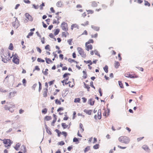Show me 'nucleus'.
Segmentation results:
<instances>
[{
	"label": "nucleus",
	"instance_id": "obj_1",
	"mask_svg": "<svg viewBox=\"0 0 153 153\" xmlns=\"http://www.w3.org/2000/svg\"><path fill=\"white\" fill-rule=\"evenodd\" d=\"M118 140L120 142L126 144L129 143L130 141L129 138L125 136L120 137L119 138Z\"/></svg>",
	"mask_w": 153,
	"mask_h": 153
},
{
	"label": "nucleus",
	"instance_id": "obj_2",
	"mask_svg": "<svg viewBox=\"0 0 153 153\" xmlns=\"http://www.w3.org/2000/svg\"><path fill=\"white\" fill-rule=\"evenodd\" d=\"M13 22L12 23L13 27L15 29L17 28L19 26L20 24L19 21L18 20L17 18L14 17Z\"/></svg>",
	"mask_w": 153,
	"mask_h": 153
},
{
	"label": "nucleus",
	"instance_id": "obj_3",
	"mask_svg": "<svg viewBox=\"0 0 153 153\" xmlns=\"http://www.w3.org/2000/svg\"><path fill=\"white\" fill-rule=\"evenodd\" d=\"M77 49L79 53L82 57L85 58L86 57V54L83 49L80 47H78Z\"/></svg>",
	"mask_w": 153,
	"mask_h": 153
},
{
	"label": "nucleus",
	"instance_id": "obj_4",
	"mask_svg": "<svg viewBox=\"0 0 153 153\" xmlns=\"http://www.w3.org/2000/svg\"><path fill=\"white\" fill-rule=\"evenodd\" d=\"M62 30L65 31H67L68 30V24L65 22H62L61 26Z\"/></svg>",
	"mask_w": 153,
	"mask_h": 153
},
{
	"label": "nucleus",
	"instance_id": "obj_5",
	"mask_svg": "<svg viewBox=\"0 0 153 153\" xmlns=\"http://www.w3.org/2000/svg\"><path fill=\"white\" fill-rule=\"evenodd\" d=\"M3 143L5 144V146L6 147L10 146L11 145V141L9 139L5 140Z\"/></svg>",
	"mask_w": 153,
	"mask_h": 153
},
{
	"label": "nucleus",
	"instance_id": "obj_6",
	"mask_svg": "<svg viewBox=\"0 0 153 153\" xmlns=\"http://www.w3.org/2000/svg\"><path fill=\"white\" fill-rule=\"evenodd\" d=\"M25 16L28 19V20L30 21H32L33 20V18L31 16L27 13H26L25 14Z\"/></svg>",
	"mask_w": 153,
	"mask_h": 153
},
{
	"label": "nucleus",
	"instance_id": "obj_7",
	"mask_svg": "<svg viewBox=\"0 0 153 153\" xmlns=\"http://www.w3.org/2000/svg\"><path fill=\"white\" fill-rule=\"evenodd\" d=\"M13 62L16 64H19V59L17 58L16 55H15L13 58Z\"/></svg>",
	"mask_w": 153,
	"mask_h": 153
},
{
	"label": "nucleus",
	"instance_id": "obj_8",
	"mask_svg": "<svg viewBox=\"0 0 153 153\" xmlns=\"http://www.w3.org/2000/svg\"><path fill=\"white\" fill-rule=\"evenodd\" d=\"M142 148L147 152H149L150 151V149L148 146L146 145H143L142 147Z\"/></svg>",
	"mask_w": 153,
	"mask_h": 153
},
{
	"label": "nucleus",
	"instance_id": "obj_9",
	"mask_svg": "<svg viewBox=\"0 0 153 153\" xmlns=\"http://www.w3.org/2000/svg\"><path fill=\"white\" fill-rule=\"evenodd\" d=\"M94 102L95 101L93 98H91L88 100V102L90 105H93L94 104Z\"/></svg>",
	"mask_w": 153,
	"mask_h": 153
},
{
	"label": "nucleus",
	"instance_id": "obj_10",
	"mask_svg": "<svg viewBox=\"0 0 153 153\" xmlns=\"http://www.w3.org/2000/svg\"><path fill=\"white\" fill-rule=\"evenodd\" d=\"M85 46L86 47V50L87 51H89L90 49H91L93 48L92 46L91 45H85Z\"/></svg>",
	"mask_w": 153,
	"mask_h": 153
},
{
	"label": "nucleus",
	"instance_id": "obj_11",
	"mask_svg": "<svg viewBox=\"0 0 153 153\" xmlns=\"http://www.w3.org/2000/svg\"><path fill=\"white\" fill-rule=\"evenodd\" d=\"M91 27L94 30L97 31H98L99 30L100 28L99 27H97L94 25H91Z\"/></svg>",
	"mask_w": 153,
	"mask_h": 153
},
{
	"label": "nucleus",
	"instance_id": "obj_12",
	"mask_svg": "<svg viewBox=\"0 0 153 153\" xmlns=\"http://www.w3.org/2000/svg\"><path fill=\"white\" fill-rule=\"evenodd\" d=\"M97 114V117L98 119H100L101 118V109H99L98 110Z\"/></svg>",
	"mask_w": 153,
	"mask_h": 153
},
{
	"label": "nucleus",
	"instance_id": "obj_13",
	"mask_svg": "<svg viewBox=\"0 0 153 153\" xmlns=\"http://www.w3.org/2000/svg\"><path fill=\"white\" fill-rule=\"evenodd\" d=\"M125 76L126 77L128 78H134L135 77L134 76H133L129 73L125 74Z\"/></svg>",
	"mask_w": 153,
	"mask_h": 153
},
{
	"label": "nucleus",
	"instance_id": "obj_14",
	"mask_svg": "<svg viewBox=\"0 0 153 153\" xmlns=\"http://www.w3.org/2000/svg\"><path fill=\"white\" fill-rule=\"evenodd\" d=\"M84 112L86 113L87 114L90 115L91 114L92 110H90L85 109L84 110Z\"/></svg>",
	"mask_w": 153,
	"mask_h": 153
},
{
	"label": "nucleus",
	"instance_id": "obj_15",
	"mask_svg": "<svg viewBox=\"0 0 153 153\" xmlns=\"http://www.w3.org/2000/svg\"><path fill=\"white\" fill-rule=\"evenodd\" d=\"M20 145L21 144L19 143H17L15 146L14 147L15 150L16 151H18Z\"/></svg>",
	"mask_w": 153,
	"mask_h": 153
},
{
	"label": "nucleus",
	"instance_id": "obj_16",
	"mask_svg": "<svg viewBox=\"0 0 153 153\" xmlns=\"http://www.w3.org/2000/svg\"><path fill=\"white\" fill-rule=\"evenodd\" d=\"M79 127L80 128V131L81 132H82L84 131V129L83 128V125L81 123H80L79 124Z\"/></svg>",
	"mask_w": 153,
	"mask_h": 153
},
{
	"label": "nucleus",
	"instance_id": "obj_17",
	"mask_svg": "<svg viewBox=\"0 0 153 153\" xmlns=\"http://www.w3.org/2000/svg\"><path fill=\"white\" fill-rule=\"evenodd\" d=\"M62 5V2L61 1H58L56 4V6L58 7H61Z\"/></svg>",
	"mask_w": 153,
	"mask_h": 153
},
{
	"label": "nucleus",
	"instance_id": "obj_18",
	"mask_svg": "<svg viewBox=\"0 0 153 153\" xmlns=\"http://www.w3.org/2000/svg\"><path fill=\"white\" fill-rule=\"evenodd\" d=\"M120 65V63L119 62L117 61H115L114 63V66L115 68H118Z\"/></svg>",
	"mask_w": 153,
	"mask_h": 153
},
{
	"label": "nucleus",
	"instance_id": "obj_19",
	"mask_svg": "<svg viewBox=\"0 0 153 153\" xmlns=\"http://www.w3.org/2000/svg\"><path fill=\"white\" fill-rule=\"evenodd\" d=\"M45 59L46 63L48 64H49L50 63L52 62V60L49 58H46Z\"/></svg>",
	"mask_w": 153,
	"mask_h": 153
},
{
	"label": "nucleus",
	"instance_id": "obj_20",
	"mask_svg": "<svg viewBox=\"0 0 153 153\" xmlns=\"http://www.w3.org/2000/svg\"><path fill=\"white\" fill-rule=\"evenodd\" d=\"M103 69L104 71L106 73L108 72V66L105 65L104 67L103 68Z\"/></svg>",
	"mask_w": 153,
	"mask_h": 153
},
{
	"label": "nucleus",
	"instance_id": "obj_21",
	"mask_svg": "<svg viewBox=\"0 0 153 153\" xmlns=\"http://www.w3.org/2000/svg\"><path fill=\"white\" fill-rule=\"evenodd\" d=\"M97 5V3L95 1H93L91 5L93 7H96Z\"/></svg>",
	"mask_w": 153,
	"mask_h": 153
},
{
	"label": "nucleus",
	"instance_id": "obj_22",
	"mask_svg": "<svg viewBox=\"0 0 153 153\" xmlns=\"http://www.w3.org/2000/svg\"><path fill=\"white\" fill-rule=\"evenodd\" d=\"M59 32V29H57L55 31L54 33V34L55 36L57 35Z\"/></svg>",
	"mask_w": 153,
	"mask_h": 153
},
{
	"label": "nucleus",
	"instance_id": "obj_23",
	"mask_svg": "<svg viewBox=\"0 0 153 153\" xmlns=\"http://www.w3.org/2000/svg\"><path fill=\"white\" fill-rule=\"evenodd\" d=\"M1 57L2 58L1 60L2 61L4 62V63H7V59L4 58L2 56H1Z\"/></svg>",
	"mask_w": 153,
	"mask_h": 153
},
{
	"label": "nucleus",
	"instance_id": "obj_24",
	"mask_svg": "<svg viewBox=\"0 0 153 153\" xmlns=\"http://www.w3.org/2000/svg\"><path fill=\"white\" fill-rule=\"evenodd\" d=\"M94 42V41L93 39H90L88 42L85 43V45H88L90 43H93Z\"/></svg>",
	"mask_w": 153,
	"mask_h": 153
},
{
	"label": "nucleus",
	"instance_id": "obj_25",
	"mask_svg": "<svg viewBox=\"0 0 153 153\" xmlns=\"http://www.w3.org/2000/svg\"><path fill=\"white\" fill-rule=\"evenodd\" d=\"M84 62L87 63H89L90 65H92V62L91 61V60H89L88 61H84Z\"/></svg>",
	"mask_w": 153,
	"mask_h": 153
},
{
	"label": "nucleus",
	"instance_id": "obj_26",
	"mask_svg": "<svg viewBox=\"0 0 153 153\" xmlns=\"http://www.w3.org/2000/svg\"><path fill=\"white\" fill-rule=\"evenodd\" d=\"M55 131L57 133V134H58V136L59 137L60 136V135L61 134V131H59L57 129H56L55 130Z\"/></svg>",
	"mask_w": 153,
	"mask_h": 153
},
{
	"label": "nucleus",
	"instance_id": "obj_27",
	"mask_svg": "<svg viewBox=\"0 0 153 153\" xmlns=\"http://www.w3.org/2000/svg\"><path fill=\"white\" fill-rule=\"evenodd\" d=\"M62 126L64 129L66 128L68 126L65 123H62Z\"/></svg>",
	"mask_w": 153,
	"mask_h": 153
},
{
	"label": "nucleus",
	"instance_id": "obj_28",
	"mask_svg": "<svg viewBox=\"0 0 153 153\" xmlns=\"http://www.w3.org/2000/svg\"><path fill=\"white\" fill-rule=\"evenodd\" d=\"M37 61L39 62H45V60L43 59H42L40 58H38Z\"/></svg>",
	"mask_w": 153,
	"mask_h": 153
},
{
	"label": "nucleus",
	"instance_id": "obj_29",
	"mask_svg": "<svg viewBox=\"0 0 153 153\" xmlns=\"http://www.w3.org/2000/svg\"><path fill=\"white\" fill-rule=\"evenodd\" d=\"M42 113L45 114L47 112V109L46 108H45L42 110Z\"/></svg>",
	"mask_w": 153,
	"mask_h": 153
},
{
	"label": "nucleus",
	"instance_id": "obj_30",
	"mask_svg": "<svg viewBox=\"0 0 153 153\" xmlns=\"http://www.w3.org/2000/svg\"><path fill=\"white\" fill-rule=\"evenodd\" d=\"M99 144H97L94 145L93 147L94 149H97L99 148Z\"/></svg>",
	"mask_w": 153,
	"mask_h": 153
},
{
	"label": "nucleus",
	"instance_id": "obj_31",
	"mask_svg": "<svg viewBox=\"0 0 153 153\" xmlns=\"http://www.w3.org/2000/svg\"><path fill=\"white\" fill-rule=\"evenodd\" d=\"M16 91H14L13 92H10L9 94L10 95L12 96V97H14L15 96V94H16Z\"/></svg>",
	"mask_w": 153,
	"mask_h": 153
},
{
	"label": "nucleus",
	"instance_id": "obj_32",
	"mask_svg": "<svg viewBox=\"0 0 153 153\" xmlns=\"http://www.w3.org/2000/svg\"><path fill=\"white\" fill-rule=\"evenodd\" d=\"M45 119L47 121H49L51 119V117L46 116L45 117Z\"/></svg>",
	"mask_w": 153,
	"mask_h": 153
},
{
	"label": "nucleus",
	"instance_id": "obj_33",
	"mask_svg": "<svg viewBox=\"0 0 153 153\" xmlns=\"http://www.w3.org/2000/svg\"><path fill=\"white\" fill-rule=\"evenodd\" d=\"M80 99L79 98H75L74 100V102H79L80 101Z\"/></svg>",
	"mask_w": 153,
	"mask_h": 153
},
{
	"label": "nucleus",
	"instance_id": "obj_34",
	"mask_svg": "<svg viewBox=\"0 0 153 153\" xmlns=\"http://www.w3.org/2000/svg\"><path fill=\"white\" fill-rule=\"evenodd\" d=\"M118 83L119 85L120 86V87L121 88H123V86L121 82L120 81H119Z\"/></svg>",
	"mask_w": 153,
	"mask_h": 153
},
{
	"label": "nucleus",
	"instance_id": "obj_35",
	"mask_svg": "<svg viewBox=\"0 0 153 153\" xmlns=\"http://www.w3.org/2000/svg\"><path fill=\"white\" fill-rule=\"evenodd\" d=\"M33 7L35 9H38L39 6L38 5H36L35 4H32Z\"/></svg>",
	"mask_w": 153,
	"mask_h": 153
},
{
	"label": "nucleus",
	"instance_id": "obj_36",
	"mask_svg": "<svg viewBox=\"0 0 153 153\" xmlns=\"http://www.w3.org/2000/svg\"><path fill=\"white\" fill-rule=\"evenodd\" d=\"M72 39H71L68 40V42L70 45H72Z\"/></svg>",
	"mask_w": 153,
	"mask_h": 153
},
{
	"label": "nucleus",
	"instance_id": "obj_37",
	"mask_svg": "<svg viewBox=\"0 0 153 153\" xmlns=\"http://www.w3.org/2000/svg\"><path fill=\"white\" fill-rule=\"evenodd\" d=\"M48 71V69H45V71H42V72L45 75H47L48 74V73L47 72V71Z\"/></svg>",
	"mask_w": 153,
	"mask_h": 153
},
{
	"label": "nucleus",
	"instance_id": "obj_38",
	"mask_svg": "<svg viewBox=\"0 0 153 153\" xmlns=\"http://www.w3.org/2000/svg\"><path fill=\"white\" fill-rule=\"evenodd\" d=\"M0 91L2 92L5 93L7 91L6 90L2 88H0Z\"/></svg>",
	"mask_w": 153,
	"mask_h": 153
},
{
	"label": "nucleus",
	"instance_id": "obj_39",
	"mask_svg": "<svg viewBox=\"0 0 153 153\" xmlns=\"http://www.w3.org/2000/svg\"><path fill=\"white\" fill-rule=\"evenodd\" d=\"M72 25H73V26L74 27V28H76L77 29H79V26L77 24H72Z\"/></svg>",
	"mask_w": 153,
	"mask_h": 153
},
{
	"label": "nucleus",
	"instance_id": "obj_40",
	"mask_svg": "<svg viewBox=\"0 0 153 153\" xmlns=\"http://www.w3.org/2000/svg\"><path fill=\"white\" fill-rule=\"evenodd\" d=\"M9 49H10V50H12L13 49V45L12 44L10 43V45L9 46Z\"/></svg>",
	"mask_w": 153,
	"mask_h": 153
},
{
	"label": "nucleus",
	"instance_id": "obj_41",
	"mask_svg": "<svg viewBox=\"0 0 153 153\" xmlns=\"http://www.w3.org/2000/svg\"><path fill=\"white\" fill-rule=\"evenodd\" d=\"M73 141L74 142H78L77 143H78V138L76 137H74L73 140Z\"/></svg>",
	"mask_w": 153,
	"mask_h": 153
},
{
	"label": "nucleus",
	"instance_id": "obj_42",
	"mask_svg": "<svg viewBox=\"0 0 153 153\" xmlns=\"http://www.w3.org/2000/svg\"><path fill=\"white\" fill-rule=\"evenodd\" d=\"M84 87L87 89H89L90 87L88 85L86 84L85 82L84 83Z\"/></svg>",
	"mask_w": 153,
	"mask_h": 153
},
{
	"label": "nucleus",
	"instance_id": "obj_43",
	"mask_svg": "<svg viewBox=\"0 0 153 153\" xmlns=\"http://www.w3.org/2000/svg\"><path fill=\"white\" fill-rule=\"evenodd\" d=\"M35 70H37L39 71L40 70V69L39 68V67L38 66H35V69L33 70V71H34Z\"/></svg>",
	"mask_w": 153,
	"mask_h": 153
},
{
	"label": "nucleus",
	"instance_id": "obj_44",
	"mask_svg": "<svg viewBox=\"0 0 153 153\" xmlns=\"http://www.w3.org/2000/svg\"><path fill=\"white\" fill-rule=\"evenodd\" d=\"M39 91L40 92V90L42 89V85L40 82H39Z\"/></svg>",
	"mask_w": 153,
	"mask_h": 153
},
{
	"label": "nucleus",
	"instance_id": "obj_45",
	"mask_svg": "<svg viewBox=\"0 0 153 153\" xmlns=\"http://www.w3.org/2000/svg\"><path fill=\"white\" fill-rule=\"evenodd\" d=\"M45 6L44 3L43 2H42V4L39 6L40 7V9L41 10L43 9L42 7Z\"/></svg>",
	"mask_w": 153,
	"mask_h": 153
},
{
	"label": "nucleus",
	"instance_id": "obj_46",
	"mask_svg": "<svg viewBox=\"0 0 153 153\" xmlns=\"http://www.w3.org/2000/svg\"><path fill=\"white\" fill-rule=\"evenodd\" d=\"M55 103L56 104H57L60 105L61 104V103L60 101H59V100H58L57 99L56 100Z\"/></svg>",
	"mask_w": 153,
	"mask_h": 153
},
{
	"label": "nucleus",
	"instance_id": "obj_47",
	"mask_svg": "<svg viewBox=\"0 0 153 153\" xmlns=\"http://www.w3.org/2000/svg\"><path fill=\"white\" fill-rule=\"evenodd\" d=\"M89 149H90V147L87 146L85 149L84 150V152H87L88 150H89Z\"/></svg>",
	"mask_w": 153,
	"mask_h": 153
},
{
	"label": "nucleus",
	"instance_id": "obj_48",
	"mask_svg": "<svg viewBox=\"0 0 153 153\" xmlns=\"http://www.w3.org/2000/svg\"><path fill=\"white\" fill-rule=\"evenodd\" d=\"M68 61L71 63H72L73 62H76V61L71 58H69L68 59Z\"/></svg>",
	"mask_w": 153,
	"mask_h": 153
},
{
	"label": "nucleus",
	"instance_id": "obj_49",
	"mask_svg": "<svg viewBox=\"0 0 153 153\" xmlns=\"http://www.w3.org/2000/svg\"><path fill=\"white\" fill-rule=\"evenodd\" d=\"M145 5L146 6L148 5V6H150V4L147 1H145Z\"/></svg>",
	"mask_w": 153,
	"mask_h": 153
},
{
	"label": "nucleus",
	"instance_id": "obj_50",
	"mask_svg": "<svg viewBox=\"0 0 153 153\" xmlns=\"http://www.w3.org/2000/svg\"><path fill=\"white\" fill-rule=\"evenodd\" d=\"M88 23H89V22L88 21H86V22H85V23L84 24H81V25H83V26H85L86 25H88Z\"/></svg>",
	"mask_w": 153,
	"mask_h": 153
},
{
	"label": "nucleus",
	"instance_id": "obj_51",
	"mask_svg": "<svg viewBox=\"0 0 153 153\" xmlns=\"http://www.w3.org/2000/svg\"><path fill=\"white\" fill-rule=\"evenodd\" d=\"M66 33H67L68 34V32L65 33V32H63L62 33V36H64L65 37H66L67 36Z\"/></svg>",
	"mask_w": 153,
	"mask_h": 153
},
{
	"label": "nucleus",
	"instance_id": "obj_52",
	"mask_svg": "<svg viewBox=\"0 0 153 153\" xmlns=\"http://www.w3.org/2000/svg\"><path fill=\"white\" fill-rule=\"evenodd\" d=\"M37 84L36 83L34 84L32 86V88L34 90H35V88L37 86Z\"/></svg>",
	"mask_w": 153,
	"mask_h": 153
},
{
	"label": "nucleus",
	"instance_id": "obj_53",
	"mask_svg": "<svg viewBox=\"0 0 153 153\" xmlns=\"http://www.w3.org/2000/svg\"><path fill=\"white\" fill-rule=\"evenodd\" d=\"M65 144V143L63 141H61L58 143V145H63Z\"/></svg>",
	"mask_w": 153,
	"mask_h": 153
},
{
	"label": "nucleus",
	"instance_id": "obj_54",
	"mask_svg": "<svg viewBox=\"0 0 153 153\" xmlns=\"http://www.w3.org/2000/svg\"><path fill=\"white\" fill-rule=\"evenodd\" d=\"M36 48L37 51L39 52V53H41V50L40 48L38 47H36Z\"/></svg>",
	"mask_w": 153,
	"mask_h": 153
},
{
	"label": "nucleus",
	"instance_id": "obj_55",
	"mask_svg": "<svg viewBox=\"0 0 153 153\" xmlns=\"http://www.w3.org/2000/svg\"><path fill=\"white\" fill-rule=\"evenodd\" d=\"M43 95L44 97H46L47 96V92L44 91L43 93Z\"/></svg>",
	"mask_w": 153,
	"mask_h": 153
},
{
	"label": "nucleus",
	"instance_id": "obj_56",
	"mask_svg": "<svg viewBox=\"0 0 153 153\" xmlns=\"http://www.w3.org/2000/svg\"><path fill=\"white\" fill-rule=\"evenodd\" d=\"M90 85L92 87L94 88V89H95V87L93 85V82L92 81H91L90 83Z\"/></svg>",
	"mask_w": 153,
	"mask_h": 153
},
{
	"label": "nucleus",
	"instance_id": "obj_57",
	"mask_svg": "<svg viewBox=\"0 0 153 153\" xmlns=\"http://www.w3.org/2000/svg\"><path fill=\"white\" fill-rule=\"evenodd\" d=\"M98 34L97 33H96L94 35H91V37L92 38H97V37Z\"/></svg>",
	"mask_w": 153,
	"mask_h": 153
},
{
	"label": "nucleus",
	"instance_id": "obj_58",
	"mask_svg": "<svg viewBox=\"0 0 153 153\" xmlns=\"http://www.w3.org/2000/svg\"><path fill=\"white\" fill-rule=\"evenodd\" d=\"M56 118H54V119H53V122L51 123V125L52 126H54V125H53V124L55 123V122L56 121Z\"/></svg>",
	"mask_w": 153,
	"mask_h": 153
},
{
	"label": "nucleus",
	"instance_id": "obj_59",
	"mask_svg": "<svg viewBox=\"0 0 153 153\" xmlns=\"http://www.w3.org/2000/svg\"><path fill=\"white\" fill-rule=\"evenodd\" d=\"M26 79H23L22 80V83L23 84H24V85L25 86V84L26 83Z\"/></svg>",
	"mask_w": 153,
	"mask_h": 153
},
{
	"label": "nucleus",
	"instance_id": "obj_60",
	"mask_svg": "<svg viewBox=\"0 0 153 153\" xmlns=\"http://www.w3.org/2000/svg\"><path fill=\"white\" fill-rule=\"evenodd\" d=\"M63 110V108L62 107L59 108L57 110V111L58 112H59L61 111H62Z\"/></svg>",
	"mask_w": 153,
	"mask_h": 153
},
{
	"label": "nucleus",
	"instance_id": "obj_61",
	"mask_svg": "<svg viewBox=\"0 0 153 153\" xmlns=\"http://www.w3.org/2000/svg\"><path fill=\"white\" fill-rule=\"evenodd\" d=\"M36 33L37 34V36L39 37L40 39H41V35L38 32H36Z\"/></svg>",
	"mask_w": 153,
	"mask_h": 153
},
{
	"label": "nucleus",
	"instance_id": "obj_62",
	"mask_svg": "<svg viewBox=\"0 0 153 153\" xmlns=\"http://www.w3.org/2000/svg\"><path fill=\"white\" fill-rule=\"evenodd\" d=\"M62 134H63L66 137L67 135V133L65 131H62Z\"/></svg>",
	"mask_w": 153,
	"mask_h": 153
},
{
	"label": "nucleus",
	"instance_id": "obj_63",
	"mask_svg": "<svg viewBox=\"0 0 153 153\" xmlns=\"http://www.w3.org/2000/svg\"><path fill=\"white\" fill-rule=\"evenodd\" d=\"M10 108V107H8L7 106V105H5V106L4 107V108L5 109V110H9V108Z\"/></svg>",
	"mask_w": 153,
	"mask_h": 153
},
{
	"label": "nucleus",
	"instance_id": "obj_64",
	"mask_svg": "<svg viewBox=\"0 0 153 153\" xmlns=\"http://www.w3.org/2000/svg\"><path fill=\"white\" fill-rule=\"evenodd\" d=\"M24 110H22V109H20L19 110V113L20 114H22V113H23L24 112Z\"/></svg>",
	"mask_w": 153,
	"mask_h": 153
}]
</instances>
